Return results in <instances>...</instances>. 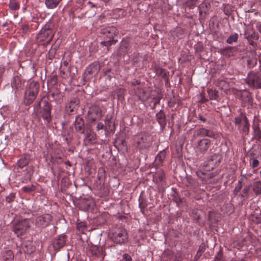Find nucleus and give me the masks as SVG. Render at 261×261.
I'll use <instances>...</instances> for the list:
<instances>
[{
    "label": "nucleus",
    "mask_w": 261,
    "mask_h": 261,
    "mask_svg": "<svg viewBox=\"0 0 261 261\" xmlns=\"http://www.w3.org/2000/svg\"><path fill=\"white\" fill-rule=\"evenodd\" d=\"M52 106L48 100L42 97L34 105V111L38 117L49 123L51 120V110Z\"/></svg>",
    "instance_id": "obj_1"
},
{
    "label": "nucleus",
    "mask_w": 261,
    "mask_h": 261,
    "mask_svg": "<svg viewBox=\"0 0 261 261\" xmlns=\"http://www.w3.org/2000/svg\"><path fill=\"white\" fill-rule=\"evenodd\" d=\"M54 24L51 22H48L39 32L36 37L38 42H44V44H49L52 40L54 34Z\"/></svg>",
    "instance_id": "obj_2"
},
{
    "label": "nucleus",
    "mask_w": 261,
    "mask_h": 261,
    "mask_svg": "<svg viewBox=\"0 0 261 261\" xmlns=\"http://www.w3.org/2000/svg\"><path fill=\"white\" fill-rule=\"evenodd\" d=\"M39 88V84L37 82L32 81L29 84L24 93L25 105H30L34 101L38 94Z\"/></svg>",
    "instance_id": "obj_3"
},
{
    "label": "nucleus",
    "mask_w": 261,
    "mask_h": 261,
    "mask_svg": "<svg viewBox=\"0 0 261 261\" xmlns=\"http://www.w3.org/2000/svg\"><path fill=\"white\" fill-rule=\"evenodd\" d=\"M30 227V220L24 219L17 221L14 223L12 231L17 237H20L23 236Z\"/></svg>",
    "instance_id": "obj_4"
},
{
    "label": "nucleus",
    "mask_w": 261,
    "mask_h": 261,
    "mask_svg": "<svg viewBox=\"0 0 261 261\" xmlns=\"http://www.w3.org/2000/svg\"><path fill=\"white\" fill-rule=\"evenodd\" d=\"M111 237L112 240L117 244L124 243L128 238L126 230L121 227L114 228L112 230Z\"/></svg>",
    "instance_id": "obj_5"
},
{
    "label": "nucleus",
    "mask_w": 261,
    "mask_h": 261,
    "mask_svg": "<svg viewBox=\"0 0 261 261\" xmlns=\"http://www.w3.org/2000/svg\"><path fill=\"white\" fill-rule=\"evenodd\" d=\"M246 83L253 89H260L261 74L254 71L249 72L246 79Z\"/></svg>",
    "instance_id": "obj_6"
},
{
    "label": "nucleus",
    "mask_w": 261,
    "mask_h": 261,
    "mask_svg": "<svg viewBox=\"0 0 261 261\" xmlns=\"http://www.w3.org/2000/svg\"><path fill=\"white\" fill-rule=\"evenodd\" d=\"M234 124L242 133L247 135L249 131V122L247 117L242 114L234 119Z\"/></svg>",
    "instance_id": "obj_7"
},
{
    "label": "nucleus",
    "mask_w": 261,
    "mask_h": 261,
    "mask_svg": "<svg viewBox=\"0 0 261 261\" xmlns=\"http://www.w3.org/2000/svg\"><path fill=\"white\" fill-rule=\"evenodd\" d=\"M53 220V217L49 214L39 216L35 219V224L36 227L41 230L48 226Z\"/></svg>",
    "instance_id": "obj_8"
},
{
    "label": "nucleus",
    "mask_w": 261,
    "mask_h": 261,
    "mask_svg": "<svg viewBox=\"0 0 261 261\" xmlns=\"http://www.w3.org/2000/svg\"><path fill=\"white\" fill-rule=\"evenodd\" d=\"M222 159V157L220 154L214 153L208 159L207 164L205 166L208 167L209 169H213L219 165Z\"/></svg>",
    "instance_id": "obj_9"
},
{
    "label": "nucleus",
    "mask_w": 261,
    "mask_h": 261,
    "mask_svg": "<svg viewBox=\"0 0 261 261\" xmlns=\"http://www.w3.org/2000/svg\"><path fill=\"white\" fill-rule=\"evenodd\" d=\"M211 141L207 139H202L197 142L196 147V151L200 153H204L210 147Z\"/></svg>",
    "instance_id": "obj_10"
},
{
    "label": "nucleus",
    "mask_w": 261,
    "mask_h": 261,
    "mask_svg": "<svg viewBox=\"0 0 261 261\" xmlns=\"http://www.w3.org/2000/svg\"><path fill=\"white\" fill-rule=\"evenodd\" d=\"M90 119L92 121L100 119L102 117L100 108L97 106H93L88 111Z\"/></svg>",
    "instance_id": "obj_11"
},
{
    "label": "nucleus",
    "mask_w": 261,
    "mask_h": 261,
    "mask_svg": "<svg viewBox=\"0 0 261 261\" xmlns=\"http://www.w3.org/2000/svg\"><path fill=\"white\" fill-rule=\"evenodd\" d=\"M100 33L106 37L111 39L113 38L114 36L118 34V31L116 28L114 27H111L101 29Z\"/></svg>",
    "instance_id": "obj_12"
},
{
    "label": "nucleus",
    "mask_w": 261,
    "mask_h": 261,
    "mask_svg": "<svg viewBox=\"0 0 261 261\" xmlns=\"http://www.w3.org/2000/svg\"><path fill=\"white\" fill-rule=\"evenodd\" d=\"M100 69V66L97 63H93L88 67H87L85 70V74L88 75H95L98 73Z\"/></svg>",
    "instance_id": "obj_13"
},
{
    "label": "nucleus",
    "mask_w": 261,
    "mask_h": 261,
    "mask_svg": "<svg viewBox=\"0 0 261 261\" xmlns=\"http://www.w3.org/2000/svg\"><path fill=\"white\" fill-rule=\"evenodd\" d=\"M197 136L208 137L212 138H215V133L212 130L202 127L197 129L195 133Z\"/></svg>",
    "instance_id": "obj_14"
},
{
    "label": "nucleus",
    "mask_w": 261,
    "mask_h": 261,
    "mask_svg": "<svg viewBox=\"0 0 261 261\" xmlns=\"http://www.w3.org/2000/svg\"><path fill=\"white\" fill-rule=\"evenodd\" d=\"M24 86V82L19 76H15L11 82V86L15 90V92L22 89Z\"/></svg>",
    "instance_id": "obj_15"
},
{
    "label": "nucleus",
    "mask_w": 261,
    "mask_h": 261,
    "mask_svg": "<svg viewBox=\"0 0 261 261\" xmlns=\"http://www.w3.org/2000/svg\"><path fill=\"white\" fill-rule=\"evenodd\" d=\"M74 125L75 130L77 132L81 134L84 133L85 129V122L82 118L80 116H77L75 120Z\"/></svg>",
    "instance_id": "obj_16"
},
{
    "label": "nucleus",
    "mask_w": 261,
    "mask_h": 261,
    "mask_svg": "<svg viewBox=\"0 0 261 261\" xmlns=\"http://www.w3.org/2000/svg\"><path fill=\"white\" fill-rule=\"evenodd\" d=\"M65 244V239L64 236H60L56 239L53 243L55 250H58L62 248Z\"/></svg>",
    "instance_id": "obj_17"
},
{
    "label": "nucleus",
    "mask_w": 261,
    "mask_h": 261,
    "mask_svg": "<svg viewBox=\"0 0 261 261\" xmlns=\"http://www.w3.org/2000/svg\"><path fill=\"white\" fill-rule=\"evenodd\" d=\"M30 161V159L28 155H25L21 158L17 162V166L20 169L27 166Z\"/></svg>",
    "instance_id": "obj_18"
},
{
    "label": "nucleus",
    "mask_w": 261,
    "mask_h": 261,
    "mask_svg": "<svg viewBox=\"0 0 261 261\" xmlns=\"http://www.w3.org/2000/svg\"><path fill=\"white\" fill-rule=\"evenodd\" d=\"M61 0H45V4L48 9L56 8L59 4Z\"/></svg>",
    "instance_id": "obj_19"
},
{
    "label": "nucleus",
    "mask_w": 261,
    "mask_h": 261,
    "mask_svg": "<svg viewBox=\"0 0 261 261\" xmlns=\"http://www.w3.org/2000/svg\"><path fill=\"white\" fill-rule=\"evenodd\" d=\"M156 119L161 126H165L166 124L165 115L162 111H160L156 115Z\"/></svg>",
    "instance_id": "obj_20"
},
{
    "label": "nucleus",
    "mask_w": 261,
    "mask_h": 261,
    "mask_svg": "<svg viewBox=\"0 0 261 261\" xmlns=\"http://www.w3.org/2000/svg\"><path fill=\"white\" fill-rule=\"evenodd\" d=\"M91 251L92 255L96 256H101L103 255V249L102 247L94 246L91 247Z\"/></svg>",
    "instance_id": "obj_21"
},
{
    "label": "nucleus",
    "mask_w": 261,
    "mask_h": 261,
    "mask_svg": "<svg viewBox=\"0 0 261 261\" xmlns=\"http://www.w3.org/2000/svg\"><path fill=\"white\" fill-rule=\"evenodd\" d=\"M3 258L5 261H13L14 259V254L10 250L5 251L3 254Z\"/></svg>",
    "instance_id": "obj_22"
},
{
    "label": "nucleus",
    "mask_w": 261,
    "mask_h": 261,
    "mask_svg": "<svg viewBox=\"0 0 261 261\" xmlns=\"http://www.w3.org/2000/svg\"><path fill=\"white\" fill-rule=\"evenodd\" d=\"M79 103L80 101L79 99L76 98H74L70 101L69 108L71 113L73 112L75 110L77 109Z\"/></svg>",
    "instance_id": "obj_23"
},
{
    "label": "nucleus",
    "mask_w": 261,
    "mask_h": 261,
    "mask_svg": "<svg viewBox=\"0 0 261 261\" xmlns=\"http://www.w3.org/2000/svg\"><path fill=\"white\" fill-rule=\"evenodd\" d=\"M210 8V5L208 3H202L200 6L198 7V10L199 11V14L201 15L203 13H206L208 12L209 9Z\"/></svg>",
    "instance_id": "obj_24"
},
{
    "label": "nucleus",
    "mask_w": 261,
    "mask_h": 261,
    "mask_svg": "<svg viewBox=\"0 0 261 261\" xmlns=\"http://www.w3.org/2000/svg\"><path fill=\"white\" fill-rule=\"evenodd\" d=\"M252 191L256 195L261 194V181H257L253 183Z\"/></svg>",
    "instance_id": "obj_25"
},
{
    "label": "nucleus",
    "mask_w": 261,
    "mask_h": 261,
    "mask_svg": "<svg viewBox=\"0 0 261 261\" xmlns=\"http://www.w3.org/2000/svg\"><path fill=\"white\" fill-rule=\"evenodd\" d=\"M207 92L210 99L216 100L218 97V92L217 91L208 88L207 89Z\"/></svg>",
    "instance_id": "obj_26"
},
{
    "label": "nucleus",
    "mask_w": 261,
    "mask_h": 261,
    "mask_svg": "<svg viewBox=\"0 0 261 261\" xmlns=\"http://www.w3.org/2000/svg\"><path fill=\"white\" fill-rule=\"evenodd\" d=\"M245 38L248 40L250 39H253L256 40H257L259 39V36L258 34L253 31H251V32H250L249 31L246 32L245 33Z\"/></svg>",
    "instance_id": "obj_27"
},
{
    "label": "nucleus",
    "mask_w": 261,
    "mask_h": 261,
    "mask_svg": "<svg viewBox=\"0 0 261 261\" xmlns=\"http://www.w3.org/2000/svg\"><path fill=\"white\" fill-rule=\"evenodd\" d=\"M253 130L254 138L258 141H259L261 139V130H260L258 126L257 125H253Z\"/></svg>",
    "instance_id": "obj_28"
},
{
    "label": "nucleus",
    "mask_w": 261,
    "mask_h": 261,
    "mask_svg": "<svg viewBox=\"0 0 261 261\" xmlns=\"http://www.w3.org/2000/svg\"><path fill=\"white\" fill-rule=\"evenodd\" d=\"M198 0H184V5L186 7L193 9L198 3Z\"/></svg>",
    "instance_id": "obj_29"
},
{
    "label": "nucleus",
    "mask_w": 261,
    "mask_h": 261,
    "mask_svg": "<svg viewBox=\"0 0 261 261\" xmlns=\"http://www.w3.org/2000/svg\"><path fill=\"white\" fill-rule=\"evenodd\" d=\"M137 143V147L140 148H142V149L147 148L150 145V143L149 142H145L144 141L143 137H142L141 141H138Z\"/></svg>",
    "instance_id": "obj_30"
},
{
    "label": "nucleus",
    "mask_w": 261,
    "mask_h": 261,
    "mask_svg": "<svg viewBox=\"0 0 261 261\" xmlns=\"http://www.w3.org/2000/svg\"><path fill=\"white\" fill-rule=\"evenodd\" d=\"M154 69L155 70L157 74L160 75L163 77L166 75L165 70L164 69L161 68L160 66L155 65L154 66Z\"/></svg>",
    "instance_id": "obj_31"
},
{
    "label": "nucleus",
    "mask_w": 261,
    "mask_h": 261,
    "mask_svg": "<svg viewBox=\"0 0 261 261\" xmlns=\"http://www.w3.org/2000/svg\"><path fill=\"white\" fill-rule=\"evenodd\" d=\"M238 39V35L237 33L230 36L227 39L226 42L228 44H231L233 42H236Z\"/></svg>",
    "instance_id": "obj_32"
},
{
    "label": "nucleus",
    "mask_w": 261,
    "mask_h": 261,
    "mask_svg": "<svg viewBox=\"0 0 261 261\" xmlns=\"http://www.w3.org/2000/svg\"><path fill=\"white\" fill-rule=\"evenodd\" d=\"M76 228L79 231L82 233H84V231L86 228V226L84 222L78 223L76 225Z\"/></svg>",
    "instance_id": "obj_33"
},
{
    "label": "nucleus",
    "mask_w": 261,
    "mask_h": 261,
    "mask_svg": "<svg viewBox=\"0 0 261 261\" xmlns=\"http://www.w3.org/2000/svg\"><path fill=\"white\" fill-rule=\"evenodd\" d=\"M35 190V186L33 185H32L31 186H25L22 188V190L23 192L25 193H30L32 191H33Z\"/></svg>",
    "instance_id": "obj_34"
},
{
    "label": "nucleus",
    "mask_w": 261,
    "mask_h": 261,
    "mask_svg": "<svg viewBox=\"0 0 261 261\" xmlns=\"http://www.w3.org/2000/svg\"><path fill=\"white\" fill-rule=\"evenodd\" d=\"M50 96L56 101H60L61 100V94L58 92H52L50 94Z\"/></svg>",
    "instance_id": "obj_35"
},
{
    "label": "nucleus",
    "mask_w": 261,
    "mask_h": 261,
    "mask_svg": "<svg viewBox=\"0 0 261 261\" xmlns=\"http://www.w3.org/2000/svg\"><path fill=\"white\" fill-rule=\"evenodd\" d=\"M165 158V153L163 151L160 152L156 156V160L162 163Z\"/></svg>",
    "instance_id": "obj_36"
},
{
    "label": "nucleus",
    "mask_w": 261,
    "mask_h": 261,
    "mask_svg": "<svg viewBox=\"0 0 261 261\" xmlns=\"http://www.w3.org/2000/svg\"><path fill=\"white\" fill-rule=\"evenodd\" d=\"M117 42V40L112 39V40H110L107 41H102V42H101V44L105 45L107 46H110L113 44H115Z\"/></svg>",
    "instance_id": "obj_37"
},
{
    "label": "nucleus",
    "mask_w": 261,
    "mask_h": 261,
    "mask_svg": "<svg viewBox=\"0 0 261 261\" xmlns=\"http://www.w3.org/2000/svg\"><path fill=\"white\" fill-rule=\"evenodd\" d=\"M242 182H243L242 180H240L239 181L238 185L235 188V189H234V191H233L234 193L235 194H237V193H238L240 192V191L241 190V189H242Z\"/></svg>",
    "instance_id": "obj_38"
},
{
    "label": "nucleus",
    "mask_w": 261,
    "mask_h": 261,
    "mask_svg": "<svg viewBox=\"0 0 261 261\" xmlns=\"http://www.w3.org/2000/svg\"><path fill=\"white\" fill-rule=\"evenodd\" d=\"M9 7L12 10H16L19 8V5L17 3L13 1L10 2L9 4Z\"/></svg>",
    "instance_id": "obj_39"
},
{
    "label": "nucleus",
    "mask_w": 261,
    "mask_h": 261,
    "mask_svg": "<svg viewBox=\"0 0 261 261\" xmlns=\"http://www.w3.org/2000/svg\"><path fill=\"white\" fill-rule=\"evenodd\" d=\"M57 77L56 76H53L48 81V84L51 85H54L57 83Z\"/></svg>",
    "instance_id": "obj_40"
},
{
    "label": "nucleus",
    "mask_w": 261,
    "mask_h": 261,
    "mask_svg": "<svg viewBox=\"0 0 261 261\" xmlns=\"http://www.w3.org/2000/svg\"><path fill=\"white\" fill-rule=\"evenodd\" d=\"M259 164V162L258 160L256 159H253L252 160V163H251V166L252 168L257 167Z\"/></svg>",
    "instance_id": "obj_41"
},
{
    "label": "nucleus",
    "mask_w": 261,
    "mask_h": 261,
    "mask_svg": "<svg viewBox=\"0 0 261 261\" xmlns=\"http://www.w3.org/2000/svg\"><path fill=\"white\" fill-rule=\"evenodd\" d=\"M15 195L13 194H11L6 197V201L8 203H10L14 201Z\"/></svg>",
    "instance_id": "obj_42"
},
{
    "label": "nucleus",
    "mask_w": 261,
    "mask_h": 261,
    "mask_svg": "<svg viewBox=\"0 0 261 261\" xmlns=\"http://www.w3.org/2000/svg\"><path fill=\"white\" fill-rule=\"evenodd\" d=\"M251 186V185H249L248 186H246L244 189L243 190V193L244 194V195L243 194H242L241 196L243 197V196H244L245 195H247L249 191V189H250V187Z\"/></svg>",
    "instance_id": "obj_43"
},
{
    "label": "nucleus",
    "mask_w": 261,
    "mask_h": 261,
    "mask_svg": "<svg viewBox=\"0 0 261 261\" xmlns=\"http://www.w3.org/2000/svg\"><path fill=\"white\" fill-rule=\"evenodd\" d=\"M123 260L124 261H132V257L127 254H124L123 255Z\"/></svg>",
    "instance_id": "obj_44"
},
{
    "label": "nucleus",
    "mask_w": 261,
    "mask_h": 261,
    "mask_svg": "<svg viewBox=\"0 0 261 261\" xmlns=\"http://www.w3.org/2000/svg\"><path fill=\"white\" fill-rule=\"evenodd\" d=\"M256 223H261V213L259 214L258 215H257L255 217V220H254Z\"/></svg>",
    "instance_id": "obj_45"
},
{
    "label": "nucleus",
    "mask_w": 261,
    "mask_h": 261,
    "mask_svg": "<svg viewBox=\"0 0 261 261\" xmlns=\"http://www.w3.org/2000/svg\"><path fill=\"white\" fill-rule=\"evenodd\" d=\"M201 95V99L200 100V101L201 102V103H205L206 102H207L208 101V99H206V98L204 97V95L203 94H200Z\"/></svg>",
    "instance_id": "obj_46"
},
{
    "label": "nucleus",
    "mask_w": 261,
    "mask_h": 261,
    "mask_svg": "<svg viewBox=\"0 0 261 261\" xmlns=\"http://www.w3.org/2000/svg\"><path fill=\"white\" fill-rule=\"evenodd\" d=\"M205 247L204 245H200L199 247V249H198V250L197 251V252L202 253L205 251Z\"/></svg>",
    "instance_id": "obj_47"
},
{
    "label": "nucleus",
    "mask_w": 261,
    "mask_h": 261,
    "mask_svg": "<svg viewBox=\"0 0 261 261\" xmlns=\"http://www.w3.org/2000/svg\"><path fill=\"white\" fill-rule=\"evenodd\" d=\"M158 177L161 180H162L164 178V173L163 172H159Z\"/></svg>",
    "instance_id": "obj_48"
},
{
    "label": "nucleus",
    "mask_w": 261,
    "mask_h": 261,
    "mask_svg": "<svg viewBox=\"0 0 261 261\" xmlns=\"http://www.w3.org/2000/svg\"><path fill=\"white\" fill-rule=\"evenodd\" d=\"M198 118L199 120H200L203 122H205L206 121V119L201 115H199Z\"/></svg>",
    "instance_id": "obj_49"
},
{
    "label": "nucleus",
    "mask_w": 261,
    "mask_h": 261,
    "mask_svg": "<svg viewBox=\"0 0 261 261\" xmlns=\"http://www.w3.org/2000/svg\"><path fill=\"white\" fill-rule=\"evenodd\" d=\"M143 93L145 94L144 96L142 97L144 100H146L150 98V95L149 94H146L145 92H143Z\"/></svg>",
    "instance_id": "obj_50"
},
{
    "label": "nucleus",
    "mask_w": 261,
    "mask_h": 261,
    "mask_svg": "<svg viewBox=\"0 0 261 261\" xmlns=\"http://www.w3.org/2000/svg\"><path fill=\"white\" fill-rule=\"evenodd\" d=\"M97 128L98 129H102L103 128V124L101 123H98L97 125Z\"/></svg>",
    "instance_id": "obj_51"
},
{
    "label": "nucleus",
    "mask_w": 261,
    "mask_h": 261,
    "mask_svg": "<svg viewBox=\"0 0 261 261\" xmlns=\"http://www.w3.org/2000/svg\"><path fill=\"white\" fill-rule=\"evenodd\" d=\"M202 253H199L198 252H197L195 256V258L197 260L198 259L201 255Z\"/></svg>",
    "instance_id": "obj_52"
},
{
    "label": "nucleus",
    "mask_w": 261,
    "mask_h": 261,
    "mask_svg": "<svg viewBox=\"0 0 261 261\" xmlns=\"http://www.w3.org/2000/svg\"><path fill=\"white\" fill-rule=\"evenodd\" d=\"M248 40V43L250 45H252V46H254L255 45V43L254 41H253L252 40H251L250 39H249Z\"/></svg>",
    "instance_id": "obj_53"
},
{
    "label": "nucleus",
    "mask_w": 261,
    "mask_h": 261,
    "mask_svg": "<svg viewBox=\"0 0 261 261\" xmlns=\"http://www.w3.org/2000/svg\"><path fill=\"white\" fill-rule=\"evenodd\" d=\"M22 29H23V31L27 32L29 29L28 25H23L22 27Z\"/></svg>",
    "instance_id": "obj_54"
},
{
    "label": "nucleus",
    "mask_w": 261,
    "mask_h": 261,
    "mask_svg": "<svg viewBox=\"0 0 261 261\" xmlns=\"http://www.w3.org/2000/svg\"><path fill=\"white\" fill-rule=\"evenodd\" d=\"M155 99L154 101V105H156V104L159 103L160 102V97H158L157 98H154Z\"/></svg>",
    "instance_id": "obj_55"
},
{
    "label": "nucleus",
    "mask_w": 261,
    "mask_h": 261,
    "mask_svg": "<svg viewBox=\"0 0 261 261\" xmlns=\"http://www.w3.org/2000/svg\"><path fill=\"white\" fill-rule=\"evenodd\" d=\"M258 31L261 33V24H259L257 27Z\"/></svg>",
    "instance_id": "obj_56"
},
{
    "label": "nucleus",
    "mask_w": 261,
    "mask_h": 261,
    "mask_svg": "<svg viewBox=\"0 0 261 261\" xmlns=\"http://www.w3.org/2000/svg\"><path fill=\"white\" fill-rule=\"evenodd\" d=\"M208 178H211L213 177V174H210V175H208Z\"/></svg>",
    "instance_id": "obj_57"
},
{
    "label": "nucleus",
    "mask_w": 261,
    "mask_h": 261,
    "mask_svg": "<svg viewBox=\"0 0 261 261\" xmlns=\"http://www.w3.org/2000/svg\"><path fill=\"white\" fill-rule=\"evenodd\" d=\"M63 64H64L65 66H67L68 65V62H66V61H64L63 62Z\"/></svg>",
    "instance_id": "obj_58"
},
{
    "label": "nucleus",
    "mask_w": 261,
    "mask_h": 261,
    "mask_svg": "<svg viewBox=\"0 0 261 261\" xmlns=\"http://www.w3.org/2000/svg\"><path fill=\"white\" fill-rule=\"evenodd\" d=\"M89 138V134H88V133H87V134H86V138Z\"/></svg>",
    "instance_id": "obj_59"
},
{
    "label": "nucleus",
    "mask_w": 261,
    "mask_h": 261,
    "mask_svg": "<svg viewBox=\"0 0 261 261\" xmlns=\"http://www.w3.org/2000/svg\"><path fill=\"white\" fill-rule=\"evenodd\" d=\"M139 205H140V207H141V208L142 209L143 207L141 203L139 204Z\"/></svg>",
    "instance_id": "obj_60"
},
{
    "label": "nucleus",
    "mask_w": 261,
    "mask_h": 261,
    "mask_svg": "<svg viewBox=\"0 0 261 261\" xmlns=\"http://www.w3.org/2000/svg\"><path fill=\"white\" fill-rule=\"evenodd\" d=\"M24 252H28V253L29 252V251H28V250H24Z\"/></svg>",
    "instance_id": "obj_61"
}]
</instances>
